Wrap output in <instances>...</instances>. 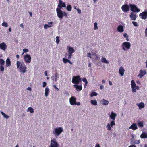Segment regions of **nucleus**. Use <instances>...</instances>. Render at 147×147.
<instances>
[{
	"instance_id": "obj_59",
	"label": "nucleus",
	"mask_w": 147,
	"mask_h": 147,
	"mask_svg": "<svg viewBox=\"0 0 147 147\" xmlns=\"http://www.w3.org/2000/svg\"><path fill=\"white\" fill-rule=\"evenodd\" d=\"M45 76H47V71H45Z\"/></svg>"
},
{
	"instance_id": "obj_21",
	"label": "nucleus",
	"mask_w": 147,
	"mask_h": 147,
	"mask_svg": "<svg viewBox=\"0 0 147 147\" xmlns=\"http://www.w3.org/2000/svg\"><path fill=\"white\" fill-rule=\"evenodd\" d=\"M117 30L118 32L122 33L124 31V28L122 26L120 25L118 26Z\"/></svg>"
},
{
	"instance_id": "obj_15",
	"label": "nucleus",
	"mask_w": 147,
	"mask_h": 147,
	"mask_svg": "<svg viewBox=\"0 0 147 147\" xmlns=\"http://www.w3.org/2000/svg\"><path fill=\"white\" fill-rule=\"evenodd\" d=\"M73 86L78 91H81L82 88V85H78L77 84L74 85Z\"/></svg>"
},
{
	"instance_id": "obj_33",
	"label": "nucleus",
	"mask_w": 147,
	"mask_h": 147,
	"mask_svg": "<svg viewBox=\"0 0 147 147\" xmlns=\"http://www.w3.org/2000/svg\"><path fill=\"white\" fill-rule=\"evenodd\" d=\"M72 56V54L69 53V54H65V57L66 58H67L68 59H69L71 58Z\"/></svg>"
},
{
	"instance_id": "obj_27",
	"label": "nucleus",
	"mask_w": 147,
	"mask_h": 147,
	"mask_svg": "<svg viewBox=\"0 0 147 147\" xmlns=\"http://www.w3.org/2000/svg\"><path fill=\"white\" fill-rule=\"evenodd\" d=\"M11 61L9 58H7L6 61V66L7 67L10 66H11Z\"/></svg>"
},
{
	"instance_id": "obj_32",
	"label": "nucleus",
	"mask_w": 147,
	"mask_h": 147,
	"mask_svg": "<svg viewBox=\"0 0 147 147\" xmlns=\"http://www.w3.org/2000/svg\"><path fill=\"white\" fill-rule=\"evenodd\" d=\"M138 125L140 127H142L144 126L143 123L142 122L139 121L138 122Z\"/></svg>"
},
{
	"instance_id": "obj_7",
	"label": "nucleus",
	"mask_w": 147,
	"mask_h": 147,
	"mask_svg": "<svg viewBox=\"0 0 147 147\" xmlns=\"http://www.w3.org/2000/svg\"><path fill=\"white\" fill-rule=\"evenodd\" d=\"M63 129L62 127H59L55 129V130L53 131V134L54 135H59L63 131Z\"/></svg>"
},
{
	"instance_id": "obj_31",
	"label": "nucleus",
	"mask_w": 147,
	"mask_h": 147,
	"mask_svg": "<svg viewBox=\"0 0 147 147\" xmlns=\"http://www.w3.org/2000/svg\"><path fill=\"white\" fill-rule=\"evenodd\" d=\"M90 102L91 104L94 105H97V102L95 100H91Z\"/></svg>"
},
{
	"instance_id": "obj_3",
	"label": "nucleus",
	"mask_w": 147,
	"mask_h": 147,
	"mask_svg": "<svg viewBox=\"0 0 147 147\" xmlns=\"http://www.w3.org/2000/svg\"><path fill=\"white\" fill-rule=\"evenodd\" d=\"M82 82V78L79 76L74 77L72 79V82L73 84H79Z\"/></svg>"
},
{
	"instance_id": "obj_46",
	"label": "nucleus",
	"mask_w": 147,
	"mask_h": 147,
	"mask_svg": "<svg viewBox=\"0 0 147 147\" xmlns=\"http://www.w3.org/2000/svg\"><path fill=\"white\" fill-rule=\"evenodd\" d=\"M59 42V37L58 36H57L56 37V42L57 44H58Z\"/></svg>"
},
{
	"instance_id": "obj_19",
	"label": "nucleus",
	"mask_w": 147,
	"mask_h": 147,
	"mask_svg": "<svg viewBox=\"0 0 147 147\" xmlns=\"http://www.w3.org/2000/svg\"><path fill=\"white\" fill-rule=\"evenodd\" d=\"M129 129L134 130H136L138 129L137 125L136 123L132 124L129 127Z\"/></svg>"
},
{
	"instance_id": "obj_29",
	"label": "nucleus",
	"mask_w": 147,
	"mask_h": 147,
	"mask_svg": "<svg viewBox=\"0 0 147 147\" xmlns=\"http://www.w3.org/2000/svg\"><path fill=\"white\" fill-rule=\"evenodd\" d=\"M49 89L48 87H46L45 89V95L47 97L48 95Z\"/></svg>"
},
{
	"instance_id": "obj_26",
	"label": "nucleus",
	"mask_w": 147,
	"mask_h": 147,
	"mask_svg": "<svg viewBox=\"0 0 147 147\" xmlns=\"http://www.w3.org/2000/svg\"><path fill=\"white\" fill-rule=\"evenodd\" d=\"M82 81L85 83V84H84V87L85 88L88 83L87 80L86 78H82Z\"/></svg>"
},
{
	"instance_id": "obj_4",
	"label": "nucleus",
	"mask_w": 147,
	"mask_h": 147,
	"mask_svg": "<svg viewBox=\"0 0 147 147\" xmlns=\"http://www.w3.org/2000/svg\"><path fill=\"white\" fill-rule=\"evenodd\" d=\"M131 45L130 42H125L122 44V48L124 51L126 50L125 48L128 50L130 48Z\"/></svg>"
},
{
	"instance_id": "obj_40",
	"label": "nucleus",
	"mask_w": 147,
	"mask_h": 147,
	"mask_svg": "<svg viewBox=\"0 0 147 147\" xmlns=\"http://www.w3.org/2000/svg\"><path fill=\"white\" fill-rule=\"evenodd\" d=\"M5 64V61L2 59H0V64L1 65H4Z\"/></svg>"
},
{
	"instance_id": "obj_37",
	"label": "nucleus",
	"mask_w": 147,
	"mask_h": 147,
	"mask_svg": "<svg viewBox=\"0 0 147 147\" xmlns=\"http://www.w3.org/2000/svg\"><path fill=\"white\" fill-rule=\"evenodd\" d=\"M1 113L5 118L6 119H8L9 118V116L6 115V114L3 112H1Z\"/></svg>"
},
{
	"instance_id": "obj_11",
	"label": "nucleus",
	"mask_w": 147,
	"mask_h": 147,
	"mask_svg": "<svg viewBox=\"0 0 147 147\" xmlns=\"http://www.w3.org/2000/svg\"><path fill=\"white\" fill-rule=\"evenodd\" d=\"M59 3L58 5V7L59 9H61L62 7H66V5L65 2H63L61 0L59 1Z\"/></svg>"
},
{
	"instance_id": "obj_60",
	"label": "nucleus",
	"mask_w": 147,
	"mask_h": 147,
	"mask_svg": "<svg viewBox=\"0 0 147 147\" xmlns=\"http://www.w3.org/2000/svg\"><path fill=\"white\" fill-rule=\"evenodd\" d=\"M128 147H136V146L135 145H132L129 146Z\"/></svg>"
},
{
	"instance_id": "obj_8",
	"label": "nucleus",
	"mask_w": 147,
	"mask_h": 147,
	"mask_svg": "<svg viewBox=\"0 0 147 147\" xmlns=\"http://www.w3.org/2000/svg\"><path fill=\"white\" fill-rule=\"evenodd\" d=\"M121 9L124 12H127L129 10V8L127 4H124L122 6Z\"/></svg>"
},
{
	"instance_id": "obj_20",
	"label": "nucleus",
	"mask_w": 147,
	"mask_h": 147,
	"mask_svg": "<svg viewBox=\"0 0 147 147\" xmlns=\"http://www.w3.org/2000/svg\"><path fill=\"white\" fill-rule=\"evenodd\" d=\"M129 17L131 20H135L137 16H136V14H134L133 13H131L129 15Z\"/></svg>"
},
{
	"instance_id": "obj_48",
	"label": "nucleus",
	"mask_w": 147,
	"mask_h": 147,
	"mask_svg": "<svg viewBox=\"0 0 147 147\" xmlns=\"http://www.w3.org/2000/svg\"><path fill=\"white\" fill-rule=\"evenodd\" d=\"M132 23L133 24L134 26H136V27H137L138 26V25L137 24V23L136 22H135V21H133Z\"/></svg>"
},
{
	"instance_id": "obj_16",
	"label": "nucleus",
	"mask_w": 147,
	"mask_h": 147,
	"mask_svg": "<svg viewBox=\"0 0 147 147\" xmlns=\"http://www.w3.org/2000/svg\"><path fill=\"white\" fill-rule=\"evenodd\" d=\"M67 47L68 51L69 53L72 54L75 52V50L72 47L67 46Z\"/></svg>"
},
{
	"instance_id": "obj_44",
	"label": "nucleus",
	"mask_w": 147,
	"mask_h": 147,
	"mask_svg": "<svg viewBox=\"0 0 147 147\" xmlns=\"http://www.w3.org/2000/svg\"><path fill=\"white\" fill-rule=\"evenodd\" d=\"M3 65H0V70L1 71H3L4 69Z\"/></svg>"
},
{
	"instance_id": "obj_58",
	"label": "nucleus",
	"mask_w": 147,
	"mask_h": 147,
	"mask_svg": "<svg viewBox=\"0 0 147 147\" xmlns=\"http://www.w3.org/2000/svg\"><path fill=\"white\" fill-rule=\"evenodd\" d=\"M75 105H80V102H76V104Z\"/></svg>"
},
{
	"instance_id": "obj_55",
	"label": "nucleus",
	"mask_w": 147,
	"mask_h": 147,
	"mask_svg": "<svg viewBox=\"0 0 147 147\" xmlns=\"http://www.w3.org/2000/svg\"><path fill=\"white\" fill-rule=\"evenodd\" d=\"M53 87L54 88L56 89V90H57L58 91H59V89H58V88L55 85H53Z\"/></svg>"
},
{
	"instance_id": "obj_9",
	"label": "nucleus",
	"mask_w": 147,
	"mask_h": 147,
	"mask_svg": "<svg viewBox=\"0 0 147 147\" xmlns=\"http://www.w3.org/2000/svg\"><path fill=\"white\" fill-rule=\"evenodd\" d=\"M139 16L141 17V18L145 20L147 18V12L144 11L140 13L139 15Z\"/></svg>"
},
{
	"instance_id": "obj_41",
	"label": "nucleus",
	"mask_w": 147,
	"mask_h": 147,
	"mask_svg": "<svg viewBox=\"0 0 147 147\" xmlns=\"http://www.w3.org/2000/svg\"><path fill=\"white\" fill-rule=\"evenodd\" d=\"M111 125H110V124L109 123L106 126V127L107 128V129L108 130H111Z\"/></svg>"
},
{
	"instance_id": "obj_36",
	"label": "nucleus",
	"mask_w": 147,
	"mask_h": 147,
	"mask_svg": "<svg viewBox=\"0 0 147 147\" xmlns=\"http://www.w3.org/2000/svg\"><path fill=\"white\" fill-rule=\"evenodd\" d=\"M92 55L94 56V59L95 60H97L98 57L96 53H94L92 54Z\"/></svg>"
},
{
	"instance_id": "obj_52",
	"label": "nucleus",
	"mask_w": 147,
	"mask_h": 147,
	"mask_svg": "<svg viewBox=\"0 0 147 147\" xmlns=\"http://www.w3.org/2000/svg\"><path fill=\"white\" fill-rule=\"evenodd\" d=\"M46 85H47V83H46V82H43L42 86L43 87H46Z\"/></svg>"
},
{
	"instance_id": "obj_47",
	"label": "nucleus",
	"mask_w": 147,
	"mask_h": 147,
	"mask_svg": "<svg viewBox=\"0 0 147 147\" xmlns=\"http://www.w3.org/2000/svg\"><path fill=\"white\" fill-rule=\"evenodd\" d=\"M2 26H4L5 27H7L8 26V24L6 22H3L2 24Z\"/></svg>"
},
{
	"instance_id": "obj_42",
	"label": "nucleus",
	"mask_w": 147,
	"mask_h": 147,
	"mask_svg": "<svg viewBox=\"0 0 147 147\" xmlns=\"http://www.w3.org/2000/svg\"><path fill=\"white\" fill-rule=\"evenodd\" d=\"M97 95V93L96 92H93L92 94H91L90 95V96L91 97H93L94 96H96Z\"/></svg>"
},
{
	"instance_id": "obj_57",
	"label": "nucleus",
	"mask_w": 147,
	"mask_h": 147,
	"mask_svg": "<svg viewBox=\"0 0 147 147\" xmlns=\"http://www.w3.org/2000/svg\"><path fill=\"white\" fill-rule=\"evenodd\" d=\"M104 88V86L102 85L100 86V89H103Z\"/></svg>"
},
{
	"instance_id": "obj_43",
	"label": "nucleus",
	"mask_w": 147,
	"mask_h": 147,
	"mask_svg": "<svg viewBox=\"0 0 147 147\" xmlns=\"http://www.w3.org/2000/svg\"><path fill=\"white\" fill-rule=\"evenodd\" d=\"M94 29L95 30H97L98 29V27L97 26V24L96 22H95L94 23Z\"/></svg>"
},
{
	"instance_id": "obj_35",
	"label": "nucleus",
	"mask_w": 147,
	"mask_h": 147,
	"mask_svg": "<svg viewBox=\"0 0 147 147\" xmlns=\"http://www.w3.org/2000/svg\"><path fill=\"white\" fill-rule=\"evenodd\" d=\"M71 9L72 7L70 5H68L66 7L67 10L69 11H71Z\"/></svg>"
},
{
	"instance_id": "obj_25",
	"label": "nucleus",
	"mask_w": 147,
	"mask_h": 147,
	"mask_svg": "<svg viewBox=\"0 0 147 147\" xmlns=\"http://www.w3.org/2000/svg\"><path fill=\"white\" fill-rule=\"evenodd\" d=\"M139 107V109H140L142 108H143L144 107V104L143 102H141L137 105Z\"/></svg>"
},
{
	"instance_id": "obj_54",
	"label": "nucleus",
	"mask_w": 147,
	"mask_h": 147,
	"mask_svg": "<svg viewBox=\"0 0 147 147\" xmlns=\"http://www.w3.org/2000/svg\"><path fill=\"white\" fill-rule=\"evenodd\" d=\"M77 12L79 14H80L81 13V10L80 9H79L78 8L77 9Z\"/></svg>"
},
{
	"instance_id": "obj_45",
	"label": "nucleus",
	"mask_w": 147,
	"mask_h": 147,
	"mask_svg": "<svg viewBox=\"0 0 147 147\" xmlns=\"http://www.w3.org/2000/svg\"><path fill=\"white\" fill-rule=\"evenodd\" d=\"M68 60V59L64 58H63V61L65 63H66L67 62Z\"/></svg>"
},
{
	"instance_id": "obj_10",
	"label": "nucleus",
	"mask_w": 147,
	"mask_h": 147,
	"mask_svg": "<svg viewBox=\"0 0 147 147\" xmlns=\"http://www.w3.org/2000/svg\"><path fill=\"white\" fill-rule=\"evenodd\" d=\"M24 59L26 63H30L31 62V58L29 55L26 54L24 56Z\"/></svg>"
},
{
	"instance_id": "obj_53",
	"label": "nucleus",
	"mask_w": 147,
	"mask_h": 147,
	"mask_svg": "<svg viewBox=\"0 0 147 147\" xmlns=\"http://www.w3.org/2000/svg\"><path fill=\"white\" fill-rule=\"evenodd\" d=\"M24 52L26 53L28 51V50L26 49H23Z\"/></svg>"
},
{
	"instance_id": "obj_2",
	"label": "nucleus",
	"mask_w": 147,
	"mask_h": 147,
	"mask_svg": "<svg viewBox=\"0 0 147 147\" xmlns=\"http://www.w3.org/2000/svg\"><path fill=\"white\" fill-rule=\"evenodd\" d=\"M56 11L57 13V15L59 18L60 19H62L63 16L66 17L67 16V13L65 12H63L61 9L57 8Z\"/></svg>"
},
{
	"instance_id": "obj_49",
	"label": "nucleus",
	"mask_w": 147,
	"mask_h": 147,
	"mask_svg": "<svg viewBox=\"0 0 147 147\" xmlns=\"http://www.w3.org/2000/svg\"><path fill=\"white\" fill-rule=\"evenodd\" d=\"M87 56L88 57H90V58L92 59V57L91 56V54L90 53H88L87 54Z\"/></svg>"
},
{
	"instance_id": "obj_34",
	"label": "nucleus",
	"mask_w": 147,
	"mask_h": 147,
	"mask_svg": "<svg viewBox=\"0 0 147 147\" xmlns=\"http://www.w3.org/2000/svg\"><path fill=\"white\" fill-rule=\"evenodd\" d=\"M27 111L30 112L31 113H33L34 112V109L32 108L29 107L28 108Z\"/></svg>"
},
{
	"instance_id": "obj_12",
	"label": "nucleus",
	"mask_w": 147,
	"mask_h": 147,
	"mask_svg": "<svg viewBox=\"0 0 147 147\" xmlns=\"http://www.w3.org/2000/svg\"><path fill=\"white\" fill-rule=\"evenodd\" d=\"M131 86L132 92H136V90L135 88L136 85L135 83V81L134 80H132L131 81Z\"/></svg>"
},
{
	"instance_id": "obj_18",
	"label": "nucleus",
	"mask_w": 147,
	"mask_h": 147,
	"mask_svg": "<svg viewBox=\"0 0 147 147\" xmlns=\"http://www.w3.org/2000/svg\"><path fill=\"white\" fill-rule=\"evenodd\" d=\"M59 74L57 72H56L55 73L54 76L52 77V78L55 82H56L57 80V79L59 78Z\"/></svg>"
},
{
	"instance_id": "obj_28",
	"label": "nucleus",
	"mask_w": 147,
	"mask_h": 147,
	"mask_svg": "<svg viewBox=\"0 0 147 147\" xmlns=\"http://www.w3.org/2000/svg\"><path fill=\"white\" fill-rule=\"evenodd\" d=\"M101 62H102L103 63H105L108 64L109 62L108 61H107V60L104 57H102L101 59Z\"/></svg>"
},
{
	"instance_id": "obj_13",
	"label": "nucleus",
	"mask_w": 147,
	"mask_h": 147,
	"mask_svg": "<svg viewBox=\"0 0 147 147\" xmlns=\"http://www.w3.org/2000/svg\"><path fill=\"white\" fill-rule=\"evenodd\" d=\"M76 98L74 96H72L69 99V102L71 105H75L76 104Z\"/></svg>"
},
{
	"instance_id": "obj_6",
	"label": "nucleus",
	"mask_w": 147,
	"mask_h": 147,
	"mask_svg": "<svg viewBox=\"0 0 147 147\" xmlns=\"http://www.w3.org/2000/svg\"><path fill=\"white\" fill-rule=\"evenodd\" d=\"M130 10L134 12H138L140 11V10L134 4H130Z\"/></svg>"
},
{
	"instance_id": "obj_24",
	"label": "nucleus",
	"mask_w": 147,
	"mask_h": 147,
	"mask_svg": "<svg viewBox=\"0 0 147 147\" xmlns=\"http://www.w3.org/2000/svg\"><path fill=\"white\" fill-rule=\"evenodd\" d=\"M140 136L142 138H147V133L145 132H142Z\"/></svg>"
},
{
	"instance_id": "obj_17",
	"label": "nucleus",
	"mask_w": 147,
	"mask_h": 147,
	"mask_svg": "<svg viewBox=\"0 0 147 147\" xmlns=\"http://www.w3.org/2000/svg\"><path fill=\"white\" fill-rule=\"evenodd\" d=\"M7 48V45L4 42L0 44V48L3 51H5Z\"/></svg>"
},
{
	"instance_id": "obj_30",
	"label": "nucleus",
	"mask_w": 147,
	"mask_h": 147,
	"mask_svg": "<svg viewBox=\"0 0 147 147\" xmlns=\"http://www.w3.org/2000/svg\"><path fill=\"white\" fill-rule=\"evenodd\" d=\"M102 104L104 105H107L109 103V101L108 100H106L104 99L102 100Z\"/></svg>"
},
{
	"instance_id": "obj_50",
	"label": "nucleus",
	"mask_w": 147,
	"mask_h": 147,
	"mask_svg": "<svg viewBox=\"0 0 147 147\" xmlns=\"http://www.w3.org/2000/svg\"><path fill=\"white\" fill-rule=\"evenodd\" d=\"M123 36L124 38H128L129 37L128 35L126 33H125L124 35Z\"/></svg>"
},
{
	"instance_id": "obj_39",
	"label": "nucleus",
	"mask_w": 147,
	"mask_h": 147,
	"mask_svg": "<svg viewBox=\"0 0 147 147\" xmlns=\"http://www.w3.org/2000/svg\"><path fill=\"white\" fill-rule=\"evenodd\" d=\"M111 127H112L113 126H114L115 125V123L114 121L112 120L110 123V124Z\"/></svg>"
},
{
	"instance_id": "obj_1",
	"label": "nucleus",
	"mask_w": 147,
	"mask_h": 147,
	"mask_svg": "<svg viewBox=\"0 0 147 147\" xmlns=\"http://www.w3.org/2000/svg\"><path fill=\"white\" fill-rule=\"evenodd\" d=\"M16 64L17 68H20V72L24 73L26 71L27 67L24 63L21 64V62L18 61Z\"/></svg>"
},
{
	"instance_id": "obj_5",
	"label": "nucleus",
	"mask_w": 147,
	"mask_h": 147,
	"mask_svg": "<svg viewBox=\"0 0 147 147\" xmlns=\"http://www.w3.org/2000/svg\"><path fill=\"white\" fill-rule=\"evenodd\" d=\"M59 144L57 142L55 138L51 140L50 147H59Z\"/></svg>"
},
{
	"instance_id": "obj_14",
	"label": "nucleus",
	"mask_w": 147,
	"mask_h": 147,
	"mask_svg": "<svg viewBox=\"0 0 147 147\" xmlns=\"http://www.w3.org/2000/svg\"><path fill=\"white\" fill-rule=\"evenodd\" d=\"M146 70H141L140 71V73L138 75V76L141 78L142 77L144 76L146 74Z\"/></svg>"
},
{
	"instance_id": "obj_63",
	"label": "nucleus",
	"mask_w": 147,
	"mask_h": 147,
	"mask_svg": "<svg viewBox=\"0 0 147 147\" xmlns=\"http://www.w3.org/2000/svg\"><path fill=\"white\" fill-rule=\"evenodd\" d=\"M95 147H100V145L98 144H96V145Z\"/></svg>"
},
{
	"instance_id": "obj_64",
	"label": "nucleus",
	"mask_w": 147,
	"mask_h": 147,
	"mask_svg": "<svg viewBox=\"0 0 147 147\" xmlns=\"http://www.w3.org/2000/svg\"><path fill=\"white\" fill-rule=\"evenodd\" d=\"M67 62L69 63L70 64H72V63L71 62L70 60H68V61H67Z\"/></svg>"
},
{
	"instance_id": "obj_23",
	"label": "nucleus",
	"mask_w": 147,
	"mask_h": 147,
	"mask_svg": "<svg viewBox=\"0 0 147 147\" xmlns=\"http://www.w3.org/2000/svg\"><path fill=\"white\" fill-rule=\"evenodd\" d=\"M119 73L122 76H123L124 74L125 70L122 67H121L119 69Z\"/></svg>"
},
{
	"instance_id": "obj_61",
	"label": "nucleus",
	"mask_w": 147,
	"mask_h": 147,
	"mask_svg": "<svg viewBox=\"0 0 147 147\" xmlns=\"http://www.w3.org/2000/svg\"><path fill=\"white\" fill-rule=\"evenodd\" d=\"M20 26L22 28H24V26H23V24L21 23V24H20Z\"/></svg>"
},
{
	"instance_id": "obj_38",
	"label": "nucleus",
	"mask_w": 147,
	"mask_h": 147,
	"mask_svg": "<svg viewBox=\"0 0 147 147\" xmlns=\"http://www.w3.org/2000/svg\"><path fill=\"white\" fill-rule=\"evenodd\" d=\"M52 26V25H49L47 24H45L44 26V28L45 29H47L48 27H51Z\"/></svg>"
},
{
	"instance_id": "obj_62",
	"label": "nucleus",
	"mask_w": 147,
	"mask_h": 147,
	"mask_svg": "<svg viewBox=\"0 0 147 147\" xmlns=\"http://www.w3.org/2000/svg\"><path fill=\"white\" fill-rule=\"evenodd\" d=\"M136 89H137V90H139V87L138 86H136Z\"/></svg>"
},
{
	"instance_id": "obj_22",
	"label": "nucleus",
	"mask_w": 147,
	"mask_h": 147,
	"mask_svg": "<svg viewBox=\"0 0 147 147\" xmlns=\"http://www.w3.org/2000/svg\"><path fill=\"white\" fill-rule=\"evenodd\" d=\"M116 116V114L112 112H111V114L110 115V117L113 120L115 121V117Z\"/></svg>"
},
{
	"instance_id": "obj_56",
	"label": "nucleus",
	"mask_w": 147,
	"mask_h": 147,
	"mask_svg": "<svg viewBox=\"0 0 147 147\" xmlns=\"http://www.w3.org/2000/svg\"><path fill=\"white\" fill-rule=\"evenodd\" d=\"M64 94H66V95H69V94L68 92L67 91H65V92H64Z\"/></svg>"
},
{
	"instance_id": "obj_51",
	"label": "nucleus",
	"mask_w": 147,
	"mask_h": 147,
	"mask_svg": "<svg viewBox=\"0 0 147 147\" xmlns=\"http://www.w3.org/2000/svg\"><path fill=\"white\" fill-rule=\"evenodd\" d=\"M145 36L146 37H147V27L146 28L145 31Z\"/></svg>"
}]
</instances>
